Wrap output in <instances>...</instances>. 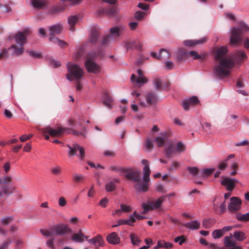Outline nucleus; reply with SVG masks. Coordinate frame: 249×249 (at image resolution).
<instances>
[{"label":"nucleus","instance_id":"nucleus-1","mask_svg":"<svg viewBox=\"0 0 249 249\" xmlns=\"http://www.w3.org/2000/svg\"><path fill=\"white\" fill-rule=\"evenodd\" d=\"M228 52L226 46L217 47L214 49L213 55L215 60H219L214 67L215 74L220 78L228 76L230 70L234 66L235 63L230 56L225 57Z\"/></svg>","mask_w":249,"mask_h":249},{"label":"nucleus","instance_id":"nucleus-2","mask_svg":"<svg viewBox=\"0 0 249 249\" xmlns=\"http://www.w3.org/2000/svg\"><path fill=\"white\" fill-rule=\"evenodd\" d=\"M68 124L73 126L74 127H76V124L79 125L80 126L79 130L67 127H58L56 129H53L51 127H48L43 128L42 132L44 134L46 133H49V134H50L52 137H60L65 133L68 134L72 133L73 135L76 136H85L84 131L86 129V127L84 126H82V123L81 121H78L76 123L74 119L70 118L68 120Z\"/></svg>","mask_w":249,"mask_h":249},{"label":"nucleus","instance_id":"nucleus-3","mask_svg":"<svg viewBox=\"0 0 249 249\" xmlns=\"http://www.w3.org/2000/svg\"><path fill=\"white\" fill-rule=\"evenodd\" d=\"M142 163L144 165L143 169V183L141 178V173L139 171H136V175L134 176L132 180H134L137 183L135 185L136 189L142 192H146L148 189V183L150 180L149 176L151 171L149 167V161L146 160H142Z\"/></svg>","mask_w":249,"mask_h":249},{"label":"nucleus","instance_id":"nucleus-4","mask_svg":"<svg viewBox=\"0 0 249 249\" xmlns=\"http://www.w3.org/2000/svg\"><path fill=\"white\" fill-rule=\"evenodd\" d=\"M249 32V26L244 21H240L238 27H234L231 30V44L233 46L240 45L242 41V34Z\"/></svg>","mask_w":249,"mask_h":249},{"label":"nucleus","instance_id":"nucleus-5","mask_svg":"<svg viewBox=\"0 0 249 249\" xmlns=\"http://www.w3.org/2000/svg\"><path fill=\"white\" fill-rule=\"evenodd\" d=\"M67 67L68 73L66 76L69 81L79 80L84 75L83 70L75 64L68 62Z\"/></svg>","mask_w":249,"mask_h":249},{"label":"nucleus","instance_id":"nucleus-6","mask_svg":"<svg viewBox=\"0 0 249 249\" xmlns=\"http://www.w3.org/2000/svg\"><path fill=\"white\" fill-rule=\"evenodd\" d=\"M15 38L16 42L19 46H18L16 44H14L9 49H13V53L16 55L21 54L24 51V48L23 46L25 43L26 37L25 34L21 32H18L15 36Z\"/></svg>","mask_w":249,"mask_h":249},{"label":"nucleus","instance_id":"nucleus-7","mask_svg":"<svg viewBox=\"0 0 249 249\" xmlns=\"http://www.w3.org/2000/svg\"><path fill=\"white\" fill-rule=\"evenodd\" d=\"M96 56L97 54L95 53H89L87 56L85 65L89 72L96 74L101 71L100 66L92 60Z\"/></svg>","mask_w":249,"mask_h":249},{"label":"nucleus","instance_id":"nucleus-8","mask_svg":"<svg viewBox=\"0 0 249 249\" xmlns=\"http://www.w3.org/2000/svg\"><path fill=\"white\" fill-rule=\"evenodd\" d=\"M12 181V178L11 176H4L0 177V203L4 200V195L11 194L13 191L5 186H1L9 184Z\"/></svg>","mask_w":249,"mask_h":249},{"label":"nucleus","instance_id":"nucleus-9","mask_svg":"<svg viewBox=\"0 0 249 249\" xmlns=\"http://www.w3.org/2000/svg\"><path fill=\"white\" fill-rule=\"evenodd\" d=\"M165 200V196H162L157 199L155 201L149 202L148 204L145 203H142V208L143 209L142 213H146L149 210H154L160 208L162 203Z\"/></svg>","mask_w":249,"mask_h":249},{"label":"nucleus","instance_id":"nucleus-10","mask_svg":"<svg viewBox=\"0 0 249 249\" xmlns=\"http://www.w3.org/2000/svg\"><path fill=\"white\" fill-rule=\"evenodd\" d=\"M137 73L138 77H137L134 74L131 75V81L133 84L141 87L147 83L148 79L144 76L143 71L141 69L137 70Z\"/></svg>","mask_w":249,"mask_h":249},{"label":"nucleus","instance_id":"nucleus-11","mask_svg":"<svg viewBox=\"0 0 249 249\" xmlns=\"http://www.w3.org/2000/svg\"><path fill=\"white\" fill-rule=\"evenodd\" d=\"M51 231H53L54 234L62 235L66 233H71L72 230L68 225L65 224L56 225L50 228Z\"/></svg>","mask_w":249,"mask_h":249},{"label":"nucleus","instance_id":"nucleus-12","mask_svg":"<svg viewBox=\"0 0 249 249\" xmlns=\"http://www.w3.org/2000/svg\"><path fill=\"white\" fill-rule=\"evenodd\" d=\"M68 147L69 148L70 150L69 152V155L70 156H72L76 154L77 151H79V155H77L79 157L81 160H83L85 156V149L84 147L81 146L77 143L73 144L71 146L68 145Z\"/></svg>","mask_w":249,"mask_h":249},{"label":"nucleus","instance_id":"nucleus-13","mask_svg":"<svg viewBox=\"0 0 249 249\" xmlns=\"http://www.w3.org/2000/svg\"><path fill=\"white\" fill-rule=\"evenodd\" d=\"M238 182L237 179L227 177L223 178V180L221 181V184L224 186L228 191L231 192L232 191L235 186V184Z\"/></svg>","mask_w":249,"mask_h":249},{"label":"nucleus","instance_id":"nucleus-14","mask_svg":"<svg viewBox=\"0 0 249 249\" xmlns=\"http://www.w3.org/2000/svg\"><path fill=\"white\" fill-rule=\"evenodd\" d=\"M228 205V209L231 212H235L241 208V200L237 197H232Z\"/></svg>","mask_w":249,"mask_h":249},{"label":"nucleus","instance_id":"nucleus-15","mask_svg":"<svg viewBox=\"0 0 249 249\" xmlns=\"http://www.w3.org/2000/svg\"><path fill=\"white\" fill-rule=\"evenodd\" d=\"M199 103L198 97L193 96L189 99H187L182 101V107L185 110H189L191 106H195Z\"/></svg>","mask_w":249,"mask_h":249},{"label":"nucleus","instance_id":"nucleus-16","mask_svg":"<svg viewBox=\"0 0 249 249\" xmlns=\"http://www.w3.org/2000/svg\"><path fill=\"white\" fill-rule=\"evenodd\" d=\"M224 244L228 249H242L241 246H236V242L232 240V236H227L224 237Z\"/></svg>","mask_w":249,"mask_h":249},{"label":"nucleus","instance_id":"nucleus-17","mask_svg":"<svg viewBox=\"0 0 249 249\" xmlns=\"http://www.w3.org/2000/svg\"><path fill=\"white\" fill-rule=\"evenodd\" d=\"M208 40L207 37H204L201 39L197 40H187L183 42L184 44L186 46L194 47L198 44L205 43Z\"/></svg>","mask_w":249,"mask_h":249},{"label":"nucleus","instance_id":"nucleus-18","mask_svg":"<svg viewBox=\"0 0 249 249\" xmlns=\"http://www.w3.org/2000/svg\"><path fill=\"white\" fill-rule=\"evenodd\" d=\"M100 30L96 27H93L91 30L89 40V42L95 44L100 36Z\"/></svg>","mask_w":249,"mask_h":249},{"label":"nucleus","instance_id":"nucleus-19","mask_svg":"<svg viewBox=\"0 0 249 249\" xmlns=\"http://www.w3.org/2000/svg\"><path fill=\"white\" fill-rule=\"evenodd\" d=\"M151 55L155 59L158 60H162L163 59L169 58L170 56V53L166 50L161 49L160 51V54L158 55L157 53L151 52Z\"/></svg>","mask_w":249,"mask_h":249},{"label":"nucleus","instance_id":"nucleus-20","mask_svg":"<svg viewBox=\"0 0 249 249\" xmlns=\"http://www.w3.org/2000/svg\"><path fill=\"white\" fill-rule=\"evenodd\" d=\"M88 242L93 244L95 249H98L99 247L103 246L104 244L102 236L99 234L91 239L88 240Z\"/></svg>","mask_w":249,"mask_h":249},{"label":"nucleus","instance_id":"nucleus-21","mask_svg":"<svg viewBox=\"0 0 249 249\" xmlns=\"http://www.w3.org/2000/svg\"><path fill=\"white\" fill-rule=\"evenodd\" d=\"M106 239L108 243L112 245H116L120 242V238L116 232H112L108 234Z\"/></svg>","mask_w":249,"mask_h":249},{"label":"nucleus","instance_id":"nucleus-22","mask_svg":"<svg viewBox=\"0 0 249 249\" xmlns=\"http://www.w3.org/2000/svg\"><path fill=\"white\" fill-rule=\"evenodd\" d=\"M120 182V180L118 178H114L112 181L107 183L105 185V189L107 192H111L115 191L116 189V184Z\"/></svg>","mask_w":249,"mask_h":249},{"label":"nucleus","instance_id":"nucleus-23","mask_svg":"<svg viewBox=\"0 0 249 249\" xmlns=\"http://www.w3.org/2000/svg\"><path fill=\"white\" fill-rule=\"evenodd\" d=\"M121 27H114L110 29V33L108 34L111 38L114 40L118 38L121 35L122 32Z\"/></svg>","mask_w":249,"mask_h":249},{"label":"nucleus","instance_id":"nucleus-24","mask_svg":"<svg viewBox=\"0 0 249 249\" xmlns=\"http://www.w3.org/2000/svg\"><path fill=\"white\" fill-rule=\"evenodd\" d=\"M233 62L234 60L237 62H241L244 59L247 58V55L244 51H238L232 56H230Z\"/></svg>","mask_w":249,"mask_h":249},{"label":"nucleus","instance_id":"nucleus-25","mask_svg":"<svg viewBox=\"0 0 249 249\" xmlns=\"http://www.w3.org/2000/svg\"><path fill=\"white\" fill-rule=\"evenodd\" d=\"M161 137H157L155 139L156 142L159 147H162L165 143V140L168 138L169 134L167 132L161 133Z\"/></svg>","mask_w":249,"mask_h":249},{"label":"nucleus","instance_id":"nucleus-26","mask_svg":"<svg viewBox=\"0 0 249 249\" xmlns=\"http://www.w3.org/2000/svg\"><path fill=\"white\" fill-rule=\"evenodd\" d=\"M137 96L141 95V94H136ZM145 99L146 102L149 105H153L156 103L158 98L156 94H142Z\"/></svg>","mask_w":249,"mask_h":249},{"label":"nucleus","instance_id":"nucleus-27","mask_svg":"<svg viewBox=\"0 0 249 249\" xmlns=\"http://www.w3.org/2000/svg\"><path fill=\"white\" fill-rule=\"evenodd\" d=\"M63 30L62 26L60 25H54L49 28L50 34L51 36L60 34Z\"/></svg>","mask_w":249,"mask_h":249},{"label":"nucleus","instance_id":"nucleus-28","mask_svg":"<svg viewBox=\"0 0 249 249\" xmlns=\"http://www.w3.org/2000/svg\"><path fill=\"white\" fill-rule=\"evenodd\" d=\"M200 223L197 220H194L190 222L184 224L183 225L187 229H190L192 230L198 229L200 227Z\"/></svg>","mask_w":249,"mask_h":249},{"label":"nucleus","instance_id":"nucleus-29","mask_svg":"<svg viewBox=\"0 0 249 249\" xmlns=\"http://www.w3.org/2000/svg\"><path fill=\"white\" fill-rule=\"evenodd\" d=\"M176 152V148L172 142H170L169 145L166 147L164 149V153L168 158H171L172 155Z\"/></svg>","mask_w":249,"mask_h":249},{"label":"nucleus","instance_id":"nucleus-30","mask_svg":"<svg viewBox=\"0 0 249 249\" xmlns=\"http://www.w3.org/2000/svg\"><path fill=\"white\" fill-rule=\"evenodd\" d=\"M188 53L185 50L183 49H179L177 53V61L180 62L184 60L186 57H188Z\"/></svg>","mask_w":249,"mask_h":249},{"label":"nucleus","instance_id":"nucleus-31","mask_svg":"<svg viewBox=\"0 0 249 249\" xmlns=\"http://www.w3.org/2000/svg\"><path fill=\"white\" fill-rule=\"evenodd\" d=\"M109 170L119 173L120 175H122L124 173H127L129 170V168H125L115 165L110 166L109 167Z\"/></svg>","mask_w":249,"mask_h":249},{"label":"nucleus","instance_id":"nucleus-32","mask_svg":"<svg viewBox=\"0 0 249 249\" xmlns=\"http://www.w3.org/2000/svg\"><path fill=\"white\" fill-rule=\"evenodd\" d=\"M78 19V17L77 16H70L68 18V23L70 25V30L73 32L75 30L74 25L77 22Z\"/></svg>","mask_w":249,"mask_h":249},{"label":"nucleus","instance_id":"nucleus-33","mask_svg":"<svg viewBox=\"0 0 249 249\" xmlns=\"http://www.w3.org/2000/svg\"><path fill=\"white\" fill-rule=\"evenodd\" d=\"M130 238L133 245L140 246V244L142 241L137 235L134 233H131L130 234Z\"/></svg>","mask_w":249,"mask_h":249},{"label":"nucleus","instance_id":"nucleus-34","mask_svg":"<svg viewBox=\"0 0 249 249\" xmlns=\"http://www.w3.org/2000/svg\"><path fill=\"white\" fill-rule=\"evenodd\" d=\"M234 238L238 241H242L246 239L245 233L240 231H235L233 233Z\"/></svg>","mask_w":249,"mask_h":249},{"label":"nucleus","instance_id":"nucleus-35","mask_svg":"<svg viewBox=\"0 0 249 249\" xmlns=\"http://www.w3.org/2000/svg\"><path fill=\"white\" fill-rule=\"evenodd\" d=\"M45 3V0H32V4L33 6L36 8H42Z\"/></svg>","mask_w":249,"mask_h":249},{"label":"nucleus","instance_id":"nucleus-36","mask_svg":"<svg viewBox=\"0 0 249 249\" xmlns=\"http://www.w3.org/2000/svg\"><path fill=\"white\" fill-rule=\"evenodd\" d=\"M189 55H191L195 59H199L204 60L206 59V57L205 55H200L196 51H191L188 53Z\"/></svg>","mask_w":249,"mask_h":249},{"label":"nucleus","instance_id":"nucleus-37","mask_svg":"<svg viewBox=\"0 0 249 249\" xmlns=\"http://www.w3.org/2000/svg\"><path fill=\"white\" fill-rule=\"evenodd\" d=\"M236 218L240 221L247 222L249 221L248 213L242 214L241 213H238L236 214Z\"/></svg>","mask_w":249,"mask_h":249},{"label":"nucleus","instance_id":"nucleus-38","mask_svg":"<svg viewBox=\"0 0 249 249\" xmlns=\"http://www.w3.org/2000/svg\"><path fill=\"white\" fill-rule=\"evenodd\" d=\"M112 98L110 96L109 94H105L104 97L103 98V103L106 107L110 108V103L112 102Z\"/></svg>","mask_w":249,"mask_h":249},{"label":"nucleus","instance_id":"nucleus-39","mask_svg":"<svg viewBox=\"0 0 249 249\" xmlns=\"http://www.w3.org/2000/svg\"><path fill=\"white\" fill-rule=\"evenodd\" d=\"M214 224V221L212 219H204L202 222V226L206 229H208L211 227L212 225Z\"/></svg>","mask_w":249,"mask_h":249},{"label":"nucleus","instance_id":"nucleus-40","mask_svg":"<svg viewBox=\"0 0 249 249\" xmlns=\"http://www.w3.org/2000/svg\"><path fill=\"white\" fill-rule=\"evenodd\" d=\"M223 235V231L221 230H215L212 232V236L214 239H218Z\"/></svg>","mask_w":249,"mask_h":249},{"label":"nucleus","instance_id":"nucleus-41","mask_svg":"<svg viewBox=\"0 0 249 249\" xmlns=\"http://www.w3.org/2000/svg\"><path fill=\"white\" fill-rule=\"evenodd\" d=\"M72 179L74 182L79 183L84 180L85 177L82 175L74 174L72 175Z\"/></svg>","mask_w":249,"mask_h":249},{"label":"nucleus","instance_id":"nucleus-42","mask_svg":"<svg viewBox=\"0 0 249 249\" xmlns=\"http://www.w3.org/2000/svg\"><path fill=\"white\" fill-rule=\"evenodd\" d=\"M153 84L157 89H160L162 88L161 81L159 77H156L153 80Z\"/></svg>","mask_w":249,"mask_h":249},{"label":"nucleus","instance_id":"nucleus-43","mask_svg":"<svg viewBox=\"0 0 249 249\" xmlns=\"http://www.w3.org/2000/svg\"><path fill=\"white\" fill-rule=\"evenodd\" d=\"M124 225H127L130 226H133L134 223L136 222V219L132 215L129 216V219L124 220Z\"/></svg>","mask_w":249,"mask_h":249},{"label":"nucleus","instance_id":"nucleus-44","mask_svg":"<svg viewBox=\"0 0 249 249\" xmlns=\"http://www.w3.org/2000/svg\"><path fill=\"white\" fill-rule=\"evenodd\" d=\"M71 239L72 240L77 242H83L84 241V238L76 233H73L72 235Z\"/></svg>","mask_w":249,"mask_h":249},{"label":"nucleus","instance_id":"nucleus-45","mask_svg":"<svg viewBox=\"0 0 249 249\" xmlns=\"http://www.w3.org/2000/svg\"><path fill=\"white\" fill-rule=\"evenodd\" d=\"M62 171L61 168L60 166L57 165L55 167L52 168L51 172L54 175H59L61 174Z\"/></svg>","mask_w":249,"mask_h":249},{"label":"nucleus","instance_id":"nucleus-46","mask_svg":"<svg viewBox=\"0 0 249 249\" xmlns=\"http://www.w3.org/2000/svg\"><path fill=\"white\" fill-rule=\"evenodd\" d=\"M145 148L148 151L152 150L154 147L153 142L150 139H148L146 140L145 142Z\"/></svg>","mask_w":249,"mask_h":249},{"label":"nucleus","instance_id":"nucleus-47","mask_svg":"<svg viewBox=\"0 0 249 249\" xmlns=\"http://www.w3.org/2000/svg\"><path fill=\"white\" fill-rule=\"evenodd\" d=\"M113 40L114 39L111 38L108 35H107L103 38L101 44L102 45H108L111 41Z\"/></svg>","mask_w":249,"mask_h":249},{"label":"nucleus","instance_id":"nucleus-48","mask_svg":"<svg viewBox=\"0 0 249 249\" xmlns=\"http://www.w3.org/2000/svg\"><path fill=\"white\" fill-rule=\"evenodd\" d=\"M107 12L106 15L111 17H112L116 12V9L114 7H109L107 8V10H105Z\"/></svg>","mask_w":249,"mask_h":249},{"label":"nucleus","instance_id":"nucleus-49","mask_svg":"<svg viewBox=\"0 0 249 249\" xmlns=\"http://www.w3.org/2000/svg\"><path fill=\"white\" fill-rule=\"evenodd\" d=\"M187 170L193 176H196L198 173V169L196 167H188Z\"/></svg>","mask_w":249,"mask_h":249},{"label":"nucleus","instance_id":"nucleus-50","mask_svg":"<svg viewBox=\"0 0 249 249\" xmlns=\"http://www.w3.org/2000/svg\"><path fill=\"white\" fill-rule=\"evenodd\" d=\"M40 232L43 235L47 237L51 236L54 234L53 231H52L51 230L49 231L47 230L40 229Z\"/></svg>","mask_w":249,"mask_h":249},{"label":"nucleus","instance_id":"nucleus-51","mask_svg":"<svg viewBox=\"0 0 249 249\" xmlns=\"http://www.w3.org/2000/svg\"><path fill=\"white\" fill-rule=\"evenodd\" d=\"M185 149V145L182 142H178L177 143L176 148V152H182L184 151Z\"/></svg>","mask_w":249,"mask_h":249},{"label":"nucleus","instance_id":"nucleus-52","mask_svg":"<svg viewBox=\"0 0 249 249\" xmlns=\"http://www.w3.org/2000/svg\"><path fill=\"white\" fill-rule=\"evenodd\" d=\"M120 207L122 210V212L125 213L130 212L132 210V208L130 206L126 205L124 204H121L120 205Z\"/></svg>","mask_w":249,"mask_h":249},{"label":"nucleus","instance_id":"nucleus-53","mask_svg":"<svg viewBox=\"0 0 249 249\" xmlns=\"http://www.w3.org/2000/svg\"><path fill=\"white\" fill-rule=\"evenodd\" d=\"M219 209V212L217 213L219 214H222L224 213L226 211V202L225 201L223 202L220 205V206L218 207Z\"/></svg>","mask_w":249,"mask_h":249},{"label":"nucleus","instance_id":"nucleus-54","mask_svg":"<svg viewBox=\"0 0 249 249\" xmlns=\"http://www.w3.org/2000/svg\"><path fill=\"white\" fill-rule=\"evenodd\" d=\"M174 241L176 243L178 242L179 245H182L185 242V238L184 236H178L175 238Z\"/></svg>","mask_w":249,"mask_h":249},{"label":"nucleus","instance_id":"nucleus-55","mask_svg":"<svg viewBox=\"0 0 249 249\" xmlns=\"http://www.w3.org/2000/svg\"><path fill=\"white\" fill-rule=\"evenodd\" d=\"M11 242L12 240L10 239L3 242L2 244H0V249H7Z\"/></svg>","mask_w":249,"mask_h":249},{"label":"nucleus","instance_id":"nucleus-56","mask_svg":"<svg viewBox=\"0 0 249 249\" xmlns=\"http://www.w3.org/2000/svg\"><path fill=\"white\" fill-rule=\"evenodd\" d=\"M129 169V170L128 172L124 173L125 174H126L125 176L126 178L132 180L134 176L136 175V171L131 172V169Z\"/></svg>","mask_w":249,"mask_h":249},{"label":"nucleus","instance_id":"nucleus-57","mask_svg":"<svg viewBox=\"0 0 249 249\" xmlns=\"http://www.w3.org/2000/svg\"><path fill=\"white\" fill-rule=\"evenodd\" d=\"M13 220V218L10 216L5 218H2L1 220V223L3 225H8Z\"/></svg>","mask_w":249,"mask_h":249},{"label":"nucleus","instance_id":"nucleus-58","mask_svg":"<svg viewBox=\"0 0 249 249\" xmlns=\"http://www.w3.org/2000/svg\"><path fill=\"white\" fill-rule=\"evenodd\" d=\"M144 16V13L142 11H137L135 14V18L137 20H141Z\"/></svg>","mask_w":249,"mask_h":249},{"label":"nucleus","instance_id":"nucleus-59","mask_svg":"<svg viewBox=\"0 0 249 249\" xmlns=\"http://www.w3.org/2000/svg\"><path fill=\"white\" fill-rule=\"evenodd\" d=\"M135 44V42L134 41H127L125 42V48L128 50L132 49Z\"/></svg>","mask_w":249,"mask_h":249},{"label":"nucleus","instance_id":"nucleus-60","mask_svg":"<svg viewBox=\"0 0 249 249\" xmlns=\"http://www.w3.org/2000/svg\"><path fill=\"white\" fill-rule=\"evenodd\" d=\"M33 137L32 134L30 135H23L19 137V140L21 142H24L29 139H30Z\"/></svg>","mask_w":249,"mask_h":249},{"label":"nucleus","instance_id":"nucleus-61","mask_svg":"<svg viewBox=\"0 0 249 249\" xmlns=\"http://www.w3.org/2000/svg\"><path fill=\"white\" fill-rule=\"evenodd\" d=\"M29 54L30 56L34 58H40L42 57L41 54L36 52L30 51L29 52Z\"/></svg>","mask_w":249,"mask_h":249},{"label":"nucleus","instance_id":"nucleus-62","mask_svg":"<svg viewBox=\"0 0 249 249\" xmlns=\"http://www.w3.org/2000/svg\"><path fill=\"white\" fill-rule=\"evenodd\" d=\"M58 204L60 207H64L67 204V201L64 197L61 196L58 199Z\"/></svg>","mask_w":249,"mask_h":249},{"label":"nucleus","instance_id":"nucleus-63","mask_svg":"<svg viewBox=\"0 0 249 249\" xmlns=\"http://www.w3.org/2000/svg\"><path fill=\"white\" fill-rule=\"evenodd\" d=\"M215 170L214 168L213 169H209L207 168L204 170H203V174L206 175V176H210Z\"/></svg>","mask_w":249,"mask_h":249},{"label":"nucleus","instance_id":"nucleus-64","mask_svg":"<svg viewBox=\"0 0 249 249\" xmlns=\"http://www.w3.org/2000/svg\"><path fill=\"white\" fill-rule=\"evenodd\" d=\"M211 124L208 123H205L202 125V127L204 130L208 133L211 132Z\"/></svg>","mask_w":249,"mask_h":249}]
</instances>
